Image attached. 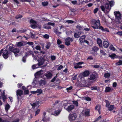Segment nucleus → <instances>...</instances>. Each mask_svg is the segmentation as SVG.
I'll list each match as a JSON object with an SVG mask.
<instances>
[{
	"instance_id": "56",
	"label": "nucleus",
	"mask_w": 122,
	"mask_h": 122,
	"mask_svg": "<svg viewBox=\"0 0 122 122\" xmlns=\"http://www.w3.org/2000/svg\"><path fill=\"white\" fill-rule=\"evenodd\" d=\"M46 39H48L49 37V36L48 35L46 34L43 36Z\"/></svg>"
},
{
	"instance_id": "43",
	"label": "nucleus",
	"mask_w": 122,
	"mask_h": 122,
	"mask_svg": "<svg viewBox=\"0 0 122 122\" xmlns=\"http://www.w3.org/2000/svg\"><path fill=\"white\" fill-rule=\"evenodd\" d=\"M105 102L106 103V107H108L109 106L110 104L109 102L107 100H105Z\"/></svg>"
},
{
	"instance_id": "25",
	"label": "nucleus",
	"mask_w": 122,
	"mask_h": 122,
	"mask_svg": "<svg viewBox=\"0 0 122 122\" xmlns=\"http://www.w3.org/2000/svg\"><path fill=\"white\" fill-rule=\"evenodd\" d=\"M24 42H19L16 43V45L18 46H21L24 45Z\"/></svg>"
},
{
	"instance_id": "27",
	"label": "nucleus",
	"mask_w": 122,
	"mask_h": 122,
	"mask_svg": "<svg viewBox=\"0 0 122 122\" xmlns=\"http://www.w3.org/2000/svg\"><path fill=\"white\" fill-rule=\"evenodd\" d=\"M112 89L109 87H107L106 88V89L105 90V92H110Z\"/></svg>"
},
{
	"instance_id": "10",
	"label": "nucleus",
	"mask_w": 122,
	"mask_h": 122,
	"mask_svg": "<svg viewBox=\"0 0 122 122\" xmlns=\"http://www.w3.org/2000/svg\"><path fill=\"white\" fill-rule=\"evenodd\" d=\"M73 41V39L70 37H68L65 40V44L67 46H69L70 44V42Z\"/></svg>"
},
{
	"instance_id": "62",
	"label": "nucleus",
	"mask_w": 122,
	"mask_h": 122,
	"mask_svg": "<svg viewBox=\"0 0 122 122\" xmlns=\"http://www.w3.org/2000/svg\"><path fill=\"white\" fill-rule=\"evenodd\" d=\"M22 17V15H17L15 17V18L16 19H18L20 18H21Z\"/></svg>"
},
{
	"instance_id": "39",
	"label": "nucleus",
	"mask_w": 122,
	"mask_h": 122,
	"mask_svg": "<svg viewBox=\"0 0 122 122\" xmlns=\"http://www.w3.org/2000/svg\"><path fill=\"white\" fill-rule=\"evenodd\" d=\"M36 91L37 93H38L37 94V95H38L42 93V91L41 89H38Z\"/></svg>"
},
{
	"instance_id": "60",
	"label": "nucleus",
	"mask_w": 122,
	"mask_h": 122,
	"mask_svg": "<svg viewBox=\"0 0 122 122\" xmlns=\"http://www.w3.org/2000/svg\"><path fill=\"white\" fill-rule=\"evenodd\" d=\"M63 66L62 65H60L57 68V70H61Z\"/></svg>"
},
{
	"instance_id": "48",
	"label": "nucleus",
	"mask_w": 122,
	"mask_h": 122,
	"mask_svg": "<svg viewBox=\"0 0 122 122\" xmlns=\"http://www.w3.org/2000/svg\"><path fill=\"white\" fill-rule=\"evenodd\" d=\"M35 48L36 50H41V47L39 46H37L35 47Z\"/></svg>"
},
{
	"instance_id": "6",
	"label": "nucleus",
	"mask_w": 122,
	"mask_h": 122,
	"mask_svg": "<svg viewBox=\"0 0 122 122\" xmlns=\"http://www.w3.org/2000/svg\"><path fill=\"white\" fill-rule=\"evenodd\" d=\"M74 108V106L73 105L70 104L69 103L66 104L64 107V108L69 112H70Z\"/></svg>"
},
{
	"instance_id": "32",
	"label": "nucleus",
	"mask_w": 122,
	"mask_h": 122,
	"mask_svg": "<svg viewBox=\"0 0 122 122\" xmlns=\"http://www.w3.org/2000/svg\"><path fill=\"white\" fill-rule=\"evenodd\" d=\"M10 108V106L9 104H7L5 105V109L7 112L8 110Z\"/></svg>"
},
{
	"instance_id": "13",
	"label": "nucleus",
	"mask_w": 122,
	"mask_h": 122,
	"mask_svg": "<svg viewBox=\"0 0 122 122\" xmlns=\"http://www.w3.org/2000/svg\"><path fill=\"white\" fill-rule=\"evenodd\" d=\"M45 76H46L47 79L51 78L52 76V74L51 73L48 71L45 74Z\"/></svg>"
},
{
	"instance_id": "44",
	"label": "nucleus",
	"mask_w": 122,
	"mask_h": 122,
	"mask_svg": "<svg viewBox=\"0 0 122 122\" xmlns=\"http://www.w3.org/2000/svg\"><path fill=\"white\" fill-rule=\"evenodd\" d=\"M73 103L76 106H78V103L77 101H73Z\"/></svg>"
},
{
	"instance_id": "63",
	"label": "nucleus",
	"mask_w": 122,
	"mask_h": 122,
	"mask_svg": "<svg viewBox=\"0 0 122 122\" xmlns=\"http://www.w3.org/2000/svg\"><path fill=\"white\" fill-rule=\"evenodd\" d=\"M117 34L119 35L120 36H122V32L118 31L116 33Z\"/></svg>"
},
{
	"instance_id": "57",
	"label": "nucleus",
	"mask_w": 122,
	"mask_h": 122,
	"mask_svg": "<svg viewBox=\"0 0 122 122\" xmlns=\"http://www.w3.org/2000/svg\"><path fill=\"white\" fill-rule=\"evenodd\" d=\"M56 58V57L55 56H51V59L52 60H55Z\"/></svg>"
},
{
	"instance_id": "45",
	"label": "nucleus",
	"mask_w": 122,
	"mask_h": 122,
	"mask_svg": "<svg viewBox=\"0 0 122 122\" xmlns=\"http://www.w3.org/2000/svg\"><path fill=\"white\" fill-rule=\"evenodd\" d=\"M85 115L86 116H88L89 115V110H87L85 112Z\"/></svg>"
},
{
	"instance_id": "38",
	"label": "nucleus",
	"mask_w": 122,
	"mask_h": 122,
	"mask_svg": "<svg viewBox=\"0 0 122 122\" xmlns=\"http://www.w3.org/2000/svg\"><path fill=\"white\" fill-rule=\"evenodd\" d=\"M122 65V61L119 60V61L116 63V65L117 66H119Z\"/></svg>"
},
{
	"instance_id": "49",
	"label": "nucleus",
	"mask_w": 122,
	"mask_h": 122,
	"mask_svg": "<svg viewBox=\"0 0 122 122\" xmlns=\"http://www.w3.org/2000/svg\"><path fill=\"white\" fill-rule=\"evenodd\" d=\"M91 89L92 90H97V86H95L91 87Z\"/></svg>"
},
{
	"instance_id": "58",
	"label": "nucleus",
	"mask_w": 122,
	"mask_h": 122,
	"mask_svg": "<svg viewBox=\"0 0 122 122\" xmlns=\"http://www.w3.org/2000/svg\"><path fill=\"white\" fill-rule=\"evenodd\" d=\"M85 100L87 101H91V98L89 97H85Z\"/></svg>"
},
{
	"instance_id": "29",
	"label": "nucleus",
	"mask_w": 122,
	"mask_h": 122,
	"mask_svg": "<svg viewBox=\"0 0 122 122\" xmlns=\"http://www.w3.org/2000/svg\"><path fill=\"white\" fill-rule=\"evenodd\" d=\"M5 90H4L2 92L0 90V99L2 98V97H3V96L5 95Z\"/></svg>"
},
{
	"instance_id": "59",
	"label": "nucleus",
	"mask_w": 122,
	"mask_h": 122,
	"mask_svg": "<svg viewBox=\"0 0 122 122\" xmlns=\"http://www.w3.org/2000/svg\"><path fill=\"white\" fill-rule=\"evenodd\" d=\"M47 24L48 25H51L52 26H54L55 25V24L54 23H51V22H49Z\"/></svg>"
},
{
	"instance_id": "20",
	"label": "nucleus",
	"mask_w": 122,
	"mask_h": 122,
	"mask_svg": "<svg viewBox=\"0 0 122 122\" xmlns=\"http://www.w3.org/2000/svg\"><path fill=\"white\" fill-rule=\"evenodd\" d=\"M109 45V43L106 41H104L103 42V46L105 48H107Z\"/></svg>"
},
{
	"instance_id": "26",
	"label": "nucleus",
	"mask_w": 122,
	"mask_h": 122,
	"mask_svg": "<svg viewBox=\"0 0 122 122\" xmlns=\"http://www.w3.org/2000/svg\"><path fill=\"white\" fill-rule=\"evenodd\" d=\"M97 77V75H92L90 76V79L94 80Z\"/></svg>"
},
{
	"instance_id": "42",
	"label": "nucleus",
	"mask_w": 122,
	"mask_h": 122,
	"mask_svg": "<svg viewBox=\"0 0 122 122\" xmlns=\"http://www.w3.org/2000/svg\"><path fill=\"white\" fill-rule=\"evenodd\" d=\"M110 49L113 51H115L116 49L114 48L112 45H111L109 47Z\"/></svg>"
},
{
	"instance_id": "23",
	"label": "nucleus",
	"mask_w": 122,
	"mask_h": 122,
	"mask_svg": "<svg viewBox=\"0 0 122 122\" xmlns=\"http://www.w3.org/2000/svg\"><path fill=\"white\" fill-rule=\"evenodd\" d=\"M101 106L99 105H97L95 107V109L96 111H98L99 114H100Z\"/></svg>"
},
{
	"instance_id": "7",
	"label": "nucleus",
	"mask_w": 122,
	"mask_h": 122,
	"mask_svg": "<svg viewBox=\"0 0 122 122\" xmlns=\"http://www.w3.org/2000/svg\"><path fill=\"white\" fill-rule=\"evenodd\" d=\"M3 53V56L5 59L8 58V51L5 49H2L0 51V56L2 53Z\"/></svg>"
},
{
	"instance_id": "12",
	"label": "nucleus",
	"mask_w": 122,
	"mask_h": 122,
	"mask_svg": "<svg viewBox=\"0 0 122 122\" xmlns=\"http://www.w3.org/2000/svg\"><path fill=\"white\" fill-rule=\"evenodd\" d=\"M46 83V80L44 79L41 80L39 81V84L40 86H44Z\"/></svg>"
},
{
	"instance_id": "35",
	"label": "nucleus",
	"mask_w": 122,
	"mask_h": 122,
	"mask_svg": "<svg viewBox=\"0 0 122 122\" xmlns=\"http://www.w3.org/2000/svg\"><path fill=\"white\" fill-rule=\"evenodd\" d=\"M108 2L109 3L111 7L114 5L115 2L113 1H108Z\"/></svg>"
},
{
	"instance_id": "34",
	"label": "nucleus",
	"mask_w": 122,
	"mask_h": 122,
	"mask_svg": "<svg viewBox=\"0 0 122 122\" xmlns=\"http://www.w3.org/2000/svg\"><path fill=\"white\" fill-rule=\"evenodd\" d=\"M42 120L44 122H46L49 121V118H46L45 117H43Z\"/></svg>"
},
{
	"instance_id": "15",
	"label": "nucleus",
	"mask_w": 122,
	"mask_h": 122,
	"mask_svg": "<svg viewBox=\"0 0 122 122\" xmlns=\"http://www.w3.org/2000/svg\"><path fill=\"white\" fill-rule=\"evenodd\" d=\"M43 73V71L41 70L37 72L35 74V75L36 78H37L41 76Z\"/></svg>"
},
{
	"instance_id": "33",
	"label": "nucleus",
	"mask_w": 122,
	"mask_h": 122,
	"mask_svg": "<svg viewBox=\"0 0 122 122\" xmlns=\"http://www.w3.org/2000/svg\"><path fill=\"white\" fill-rule=\"evenodd\" d=\"M115 108L114 106L113 105H111L108 107V110L111 111L113 110Z\"/></svg>"
},
{
	"instance_id": "18",
	"label": "nucleus",
	"mask_w": 122,
	"mask_h": 122,
	"mask_svg": "<svg viewBox=\"0 0 122 122\" xmlns=\"http://www.w3.org/2000/svg\"><path fill=\"white\" fill-rule=\"evenodd\" d=\"M86 37V36L85 35L82 36L79 39V41L80 44L83 42Z\"/></svg>"
},
{
	"instance_id": "47",
	"label": "nucleus",
	"mask_w": 122,
	"mask_h": 122,
	"mask_svg": "<svg viewBox=\"0 0 122 122\" xmlns=\"http://www.w3.org/2000/svg\"><path fill=\"white\" fill-rule=\"evenodd\" d=\"M48 2H47V1H46V2H42V5L44 6H46V5H47L48 4Z\"/></svg>"
},
{
	"instance_id": "46",
	"label": "nucleus",
	"mask_w": 122,
	"mask_h": 122,
	"mask_svg": "<svg viewBox=\"0 0 122 122\" xmlns=\"http://www.w3.org/2000/svg\"><path fill=\"white\" fill-rule=\"evenodd\" d=\"M40 110L39 109H37L35 111L36 114H35V116L38 115V114L40 112Z\"/></svg>"
},
{
	"instance_id": "41",
	"label": "nucleus",
	"mask_w": 122,
	"mask_h": 122,
	"mask_svg": "<svg viewBox=\"0 0 122 122\" xmlns=\"http://www.w3.org/2000/svg\"><path fill=\"white\" fill-rule=\"evenodd\" d=\"M105 51L101 49L100 53L102 55L105 56L106 55V54L105 52Z\"/></svg>"
},
{
	"instance_id": "61",
	"label": "nucleus",
	"mask_w": 122,
	"mask_h": 122,
	"mask_svg": "<svg viewBox=\"0 0 122 122\" xmlns=\"http://www.w3.org/2000/svg\"><path fill=\"white\" fill-rule=\"evenodd\" d=\"M28 45L31 46L33 45V43L32 42H28L27 43Z\"/></svg>"
},
{
	"instance_id": "22",
	"label": "nucleus",
	"mask_w": 122,
	"mask_h": 122,
	"mask_svg": "<svg viewBox=\"0 0 122 122\" xmlns=\"http://www.w3.org/2000/svg\"><path fill=\"white\" fill-rule=\"evenodd\" d=\"M98 50H99V49L96 46H94L92 48L91 51L93 52H97Z\"/></svg>"
},
{
	"instance_id": "53",
	"label": "nucleus",
	"mask_w": 122,
	"mask_h": 122,
	"mask_svg": "<svg viewBox=\"0 0 122 122\" xmlns=\"http://www.w3.org/2000/svg\"><path fill=\"white\" fill-rule=\"evenodd\" d=\"M50 46L51 44L50 43H47L46 47L47 49H48L50 47Z\"/></svg>"
},
{
	"instance_id": "11",
	"label": "nucleus",
	"mask_w": 122,
	"mask_h": 122,
	"mask_svg": "<svg viewBox=\"0 0 122 122\" xmlns=\"http://www.w3.org/2000/svg\"><path fill=\"white\" fill-rule=\"evenodd\" d=\"M20 50L19 49L16 48L13 50V51L15 55L16 56H18L20 55Z\"/></svg>"
},
{
	"instance_id": "24",
	"label": "nucleus",
	"mask_w": 122,
	"mask_h": 122,
	"mask_svg": "<svg viewBox=\"0 0 122 122\" xmlns=\"http://www.w3.org/2000/svg\"><path fill=\"white\" fill-rule=\"evenodd\" d=\"M89 74V72L88 71H85L82 74L84 76H87Z\"/></svg>"
},
{
	"instance_id": "52",
	"label": "nucleus",
	"mask_w": 122,
	"mask_h": 122,
	"mask_svg": "<svg viewBox=\"0 0 122 122\" xmlns=\"http://www.w3.org/2000/svg\"><path fill=\"white\" fill-rule=\"evenodd\" d=\"M98 8H96L94 10V11H93L94 13L95 14L98 11Z\"/></svg>"
},
{
	"instance_id": "19",
	"label": "nucleus",
	"mask_w": 122,
	"mask_h": 122,
	"mask_svg": "<svg viewBox=\"0 0 122 122\" xmlns=\"http://www.w3.org/2000/svg\"><path fill=\"white\" fill-rule=\"evenodd\" d=\"M109 56L112 59H114L116 58H117L119 57L117 56L115 54H112L111 55H110Z\"/></svg>"
},
{
	"instance_id": "31",
	"label": "nucleus",
	"mask_w": 122,
	"mask_h": 122,
	"mask_svg": "<svg viewBox=\"0 0 122 122\" xmlns=\"http://www.w3.org/2000/svg\"><path fill=\"white\" fill-rule=\"evenodd\" d=\"M54 32L57 35H60L61 33V32L58 31V29H54Z\"/></svg>"
},
{
	"instance_id": "28",
	"label": "nucleus",
	"mask_w": 122,
	"mask_h": 122,
	"mask_svg": "<svg viewBox=\"0 0 122 122\" xmlns=\"http://www.w3.org/2000/svg\"><path fill=\"white\" fill-rule=\"evenodd\" d=\"M110 76V74L108 72L105 73L104 74V76L105 78H109Z\"/></svg>"
},
{
	"instance_id": "4",
	"label": "nucleus",
	"mask_w": 122,
	"mask_h": 122,
	"mask_svg": "<svg viewBox=\"0 0 122 122\" xmlns=\"http://www.w3.org/2000/svg\"><path fill=\"white\" fill-rule=\"evenodd\" d=\"M114 14L116 23L118 24H120L121 21V14L119 11H116L114 12Z\"/></svg>"
},
{
	"instance_id": "9",
	"label": "nucleus",
	"mask_w": 122,
	"mask_h": 122,
	"mask_svg": "<svg viewBox=\"0 0 122 122\" xmlns=\"http://www.w3.org/2000/svg\"><path fill=\"white\" fill-rule=\"evenodd\" d=\"M30 23L32 25H31V27L33 28L34 29L37 27L36 22V21L33 19H31L30 20Z\"/></svg>"
},
{
	"instance_id": "40",
	"label": "nucleus",
	"mask_w": 122,
	"mask_h": 122,
	"mask_svg": "<svg viewBox=\"0 0 122 122\" xmlns=\"http://www.w3.org/2000/svg\"><path fill=\"white\" fill-rule=\"evenodd\" d=\"M82 66H79L77 64H76L75 65L74 68L75 69H77L78 68H82Z\"/></svg>"
},
{
	"instance_id": "64",
	"label": "nucleus",
	"mask_w": 122,
	"mask_h": 122,
	"mask_svg": "<svg viewBox=\"0 0 122 122\" xmlns=\"http://www.w3.org/2000/svg\"><path fill=\"white\" fill-rule=\"evenodd\" d=\"M57 43L58 44H59L61 43V41L60 40L58 39L57 41Z\"/></svg>"
},
{
	"instance_id": "50",
	"label": "nucleus",
	"mask_w": 122,
	"mask_h": 122,
	"mask_svg": "<svg viewBox=\"0 0 122 122\" xmlns=\"http://www.w3.org/2000/svg\"><path fill=\"white\" fill-rule=\"evenodd\" d=\"M76 28L79 30H81L83 29V27L79 25L77 26Z\"/></svg>"
},
{
	"instance_id": "17",
	"label": "nucleus",
	"mask_w": 122,
	"mask_h": 122,
	"mask_svg": "<svg viewBox=\"0 0 122 122\" xmlns=\"http://www.w3.org/2000/svg\"><path fill=\"white\" fill-rule=\"evenodd\" d=\"M39 102H36L35 103H33L32 104L31 103V104L33 108L34 107H36V108L38 107L39 106Z\"/></svg>"
},
{
	"instance_id": "37",
	"label": "nucleus",
	"mask_w": 122,
	"mask_h": 122,
	"mask_svg": "<svg viewBox=\"0 0 122 122\" xmlns=\"http://www.w3.org/2000/svg\"><path fill=\"white\" fill-rule=\"evenodd\" d=\"M43 28L45 29H49L51 28V27L50 26H49L47 24H45L43 26Z\"/></svg>"
},
{
	"instance_id": "30",
	"label": "nucleus",
	"mask_w": 122,
	"mask_h": 122,
	"mask_svg": "<svg viewBox=\"0 0 122 122\" xmlns=\"http://www.w3.org/2000/svg\"><path fill=\"white\" fill-rule=\"evenodd\" d=\"M81 33V32H78V34H77V33H75L74 34V36L76 38H78L80 36Z\"/></svg>"
},
{
	"instance_id": "3",
	"label": "nucleus",
	"mask_w": 122,
	"mask_h": 122,
	"mask_svg": "<svg viewBox=\"0 0 122 122\" xmlns=\"http://www.w3.org/2000/svg\"><path fill=\"white\" fill-rule=\"evenodd\" d=\"M55 109L52 110V114L55 116H58L61 112V108L59 106H56L54 108Z\"/></svg>"
},
{
	"instance_id": "54",
	"label": "nucleus",
	"mask_w": 122,
	"mask_h": 122,
	"mask_svg": "<svg viewBox=\"0 0 122 122\" xmlns=\"http://www.w3.org/2000/svg\"><path fill=\"white\" fill-rule=\"evenodd\" d=\"M92 66L94 68H98L100 66L99 65L96 64Z\"/></svg>"
},
{
	"instance_id": "16",
	"label": "nucleus",
	"mask_w": 122,
	"mask_h": 122,
	"mask_svg": "<svg viewBox=\"0 0 122 122\" xmlns=\"http://www.w3.org/2000/svg\"><path fill=\"white\" fill-rule=\"evenodd\" d=\"M14 46L12 44H10V45H8L7 46V48L8 49L9 51H13L14 48Z\"/></svg>"
},
{
	"instance_id": "21",
	"label": "nucleus",
	"mask_w": 122,
	"mask_h": 122,
	"mask_svg": "<svg viewBox=\"0 0 122 122\" xmlns=\"http://www.w3.org/2000/svg\"><path fill=\"white\" fill-rule=\"evenodd\" d=\"M97 43L100 47L103 48L102 45V42L101 40L100 39H97Z\"/></svg>"
},
{
	"instance_id": "14",
	"label": "nucleus",
	"mask_w": 122,
	"mask_h": 122,
	"mask_svg": "<svg viewBox=\"0 0 122 122\" xmlns=\"http://www.w3.org/2000/svg\"><path fill=\"white\" fill-rule=\"evenodd\" d=\"M23 92L21 90H18L16 91V95L17 96V98L18 99V102L19 101V96H20L23 94Z\"/></svg>"
},
{
	"instance_id": "55",
	"label": "nucleus",
	"mask_w": 122,
	"mask_h": 122,
	"mask_svg": "<svg viewBox=\"0 0 122 122\" xmlns=\"http://www.w3.org/2000/svg\"><path fill=\"white\" fill-rule=\"evenodd\" d=\"M72 33V31H66V34L67 35H69L70 34H71Z\"/></svg>"
},
{
	"instance_id": "5",
	"label": "nucleus",
	"mask_w": 122,
	"mask_h": 122,
	"mask_svg": "<svg viewBox=\"0 0 122 122\" xmlns=\"http://www.w3.org/2000/svg\"><path fill=\"white\" fill-rule=\"evenodd\" d=\"M107 1H108L107 0H106L105 1L106 3L105 4V7L103 5L101 6L100 7L102 10L103 11H105V9L106 10V11L107 12H109L111 9V7L109 8V5L108 2H107Z\"/></svg>"
},
{
	"instance_id": "8",
	"label": "nucleus",
	"mask_w": 122,
	"mask_h": 122,
	"mask_svg": "<svg viewBox=\"0 0 122 122\" xmlns=\"http://www.w3.org/2000/svg\"><path fill=\"white\" fill-rule=\"evenodd\" d=\"M76 117L77 116L75 114H70L68 118L71 122H73L76 119Z\"/></svg>"
},
{
	"instance_id": "51",
	"label": "nucleus",
	"mask_w": 122,
	"mask_h": 122,
	"mask_svg": "<svg viewBox=\"0 0 122 122\" xmlns=\"http://www.w3.org/2000/svg\"><path fill=\"white\" fill-rule=\"evenodd\" d=\"M66 21L68 23H73L74 21H73L70 20H66Z\"/></svg>"
},
{
	"instance_id": "36",
	"label": "nucleus",
	"mask_w": 122,
	"mask_h": 122,
	"mask_svg": "<svg viewBox=\"0 0 122 122\" xmlns=\"http://www.w3.org/2000/svg\"><path fill=\"white\" fill-rule=\"evenodd\" d=\"M29 53L30 54H32V56L34 57V59H35V60L37 59V57H35L34 56V54H33V53L32 51H29Z\"/></svg>"
},
{
	"instance_id": "2",
	"label": "nucleus",
	"mask_w": 122,
	"mask_h": 122,
	"mask_svg": "<svg viewBox=\"0 0 122 122\" xmlns=\"http://www.w3.org/2000/svg\"><path fill=\"white\" fill-rule=\"evenodd\" d=\"M40 55H38L37 56V57L39 59L37 58L38 61V65H33L32 66V68L33 69H36L39 67V66H40L43 65L44 63L45 60V59L41 56H40Z\"/></svg>"
},
{
	"instance_id": "1",
	"label": "nucleus",
	"mask_w": 122,
	"mask_h": 122,
	"mask_svg": "<svg viewBox=\"0 0 122 122\" xmlns=\"http://www.w3.org/2000/svg\"><path fill=\"white\" fill-rule=\"evenodd\" d=\"M92 27L94 29H99L103 31H106L109 32V30L107 28H104L102 26H100V22L99 20H92Z\"/></svg>"
}]
</instances>
